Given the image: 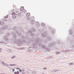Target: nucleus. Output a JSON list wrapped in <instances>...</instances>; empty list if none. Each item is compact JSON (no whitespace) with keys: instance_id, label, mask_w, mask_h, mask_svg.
Segmentation results:
<instances>
[{"instance_id":"obj_1","label":"nucleus","mask_w":74,"mask_h":74,"mask_svg":"<svg viewBox=\"0 0 74 74\" xmlns=\"http://www.w3.org/2000/svg\"><path fill=\"white\" fill-rule=\"evenodd\" d=\"M6 28H7V25H4L2 27L1 30L0 29V34H1L2 33H3V32H2L3 30L5 29Z\"/></svg>"},{"instance_id":"obj_2","label":"nucleus","mask_w":74,"mask_h":74,"mask_svg":"<svg viewBox=\"0 0 74 74\" xmlns=\"http://www.w3.org/2000/svg\"><path fill=\"white\" fill-rule=\"evenodd\" d=\"M12 15H15L16 14V13H18V10L16 9L12 10Z\"/></svg>"},{"instance_id":"obj_3","label":"nucleus","mask_w":74,"mask_h":74,"mask_svg":"<svg viewBox=\"0 0 74 74\" xmlns=\"http://www.w3.org/2000/svg\"><path fill=\"white\" fill-rule=\"evenodd\" d=\"M30 23L31 25H34V21L33 20H32L30 21Z\"/></svg>"},{"instance_id":"obj_4","label":"nucleus","mask_w":74,"mask_h":74,"mask_svg":"<svg viewBox=\"0 0 74 74\" xmlns=\"http://www.w3.org/2000/svg\"><path fill=\"white\" fill-rule=\"evenodd\" d=\"M59 71V69H55L53 70L52 71H53V72H56V71Z\"/></svg>"},{"instance_id":"obj_5","label":"nucleus","mask_w":74,"mask_h":74,"mask_svg":"<svg viewBox=\"0 0 74 74\" xmlns=\"http://www.w3.org/2000/svg\"><path fill=\"white\" fill-rule=\"evenodd\" d=\"M26 18L27 20H29L30 19H31V17H27Z\"/></svg>"},{"instance_id":"obj_6","label":"nucleus","mask_w":74,"mask_h":74,"mask_svg":"<svg viewBox=\"0 0 74 74\" xmlns=\"http://www.w3.org/2000/svg\"><path fill=\"white\" fill-rule=\"evenodd\" d=\"M4 23V21H0V25H3Z\"/></svg>"},{"instance_id":"obj_7","label":"nucleus","mask_w":74,"mask_h":74,"mask_svg":"<svg viewBox=\"0 0 74 74\" xmlns=\"http://www.w3.org/2000/svg\"><path fill=\"white\" fill-rule=\"evenodd\" d=\"M16 18V15H14L13 16L12 18H13V19H15Z\"/></svg>"},{"instance_id":"obj_8","label":"nucleus","mask_w":74,"mask_h":74,"mask_svg":"<svg viewBox=\"0 0 74 74\" xmlns=\"http://www.w3.org/2000/svg\"><path fill=\"white\" fill-rule=\"evenodd\" d=\"M14 74H19V72L18 71L17 72H14Z\"/></svg>"},{"instance_id":"obj_9","label":"nucleus","mask_w":74,"mask_h":74,"mask_svg":"<svg viewBox=\"0 0 74 74\" xmlns=\"http://www.w3.org/2000/svg\"><path fill=\"white\" fill-rule=\"evenodd\" d=\"M20 9H21V10H23L24 9V7L21 6L20 8Z\"/></svg>"},{"instance_id":"obj_10","label":"nucleus","mask_w":74,"mask_h":74,"mask_svg":"<svg viewBox=\"0 0 74 74\" xmlns=\"http://www.w3.org/2000/svg\"><path fill=\"white\" fill-rule=\"evenodd\" d=\"M27 16H28L30 15V13H28L26 14Z\"/></svg>"},{"instance_id":"obj_11","label":"nucleus","mask_w":74,"mask_h":74,"mask_svg":"<svg viewBox=\"0 0 74 74\" xmlns=\"http://www.w3.org/2000/svg\"><path fill=\"white\" fill-rule=\"evenodd\" d=\"M35 24L37 26H38V25H39V23L38 22H36Z\"/></svg>"},{"instance_id":"obj_12","label":"nucleus","mask_w":74,"mask_h":74,"mask_svg":"<svg viewBox=\"0 0 74 74\" xmlns=\"http://www.w3.org/2000/svg\"><path fill=\"white\" fill-rule=\"evenodd\" d=\"M35 31H36V30H35L34 29H32V32L33 33L34 32H35Z\"/></svg>"},{"instance_id":"obj_13","label":"nucleus","mask_w":74,"mask_h":74,"mask_svg":"<svg viewBox=\"0 0 74 74\" xmlns=\"http://www.w3.org/2000/svg\"><path fill=\"white\" fill-rule=\"evenodd\" d=\"M0 64H4V62H3L2 61H0Z\"/></svg>"},{"instance_id":"obj_14","label":"nucleus","mask_w":74,"mask_h":74,"mask_svg":"<svg viewBox=\"0 0 74 74\" xmlns=\"http://www.w3.org/2000/svg\"><path fill=\"white\" fill-rule=\"evenodd\" d=\"M7 64L3 62V64L4 65V66H7Z\"/></svg>"},{"instance_id":"obj_15","label":"nucleus","mask_w":74,"mask_h":74,"mask_svg":"<svg viewBox=\"0 0 74 74\" xmlns=\"http://www.w3.org/2000/svg\"><path fill=\"white\" fill-rule=\"evenodd\" d=\"M8 37H10V34L8 33L7 34Z\"/></svg>"},{"instance_id":"obj_16","label":"nucleus","mask_w":74,"mask_h":74,"mask_svg":"<svg viewBox=\"0 0 74 74\" xmlns=\"http://www.w3.org/2000/svg\"><path fill=\"white\" fill-rule=\"evenodd\" d=\"M23 12L25 13V12H26V10H24L23 11Z\"/></svg>"},{"instance_id":"obj_17","label":"nucleus","mask_w":74,"mask_h":74,"mask_svg":"<svg viewBox=\"0 0 74 74\" xmlns=\"http://www.w3.org/2000/svg\"><path fill=\"white\" fill-rule=\"evenodd\" d=\"M44 25H45L44 24H43L42 23L41 24V25L42 26H44Z\"/></svg>"},{"instance_id":"obj_18","label":"nucleus","mask_w":74,"mask_h":74,"mask_svg":"<svg viewBox=\"0 0 74 74\" xmlns=\"http://www.w3.org/2000/svg\"><path fill=\"white\" fill-rule=\"evenodd\" d=\"M17 15H18V16L19 17V16H20L21 15V14L19 13Z\"/></svg>"},{"instance_id":"obj_19","label":"nucleus","mask_w":74,"mask_h":74,"mask_svg":"<svg viewBox=\"0 0 74 74\" xmlns=\"http://www.w3.org/2000/svg\"><path fill=\"white\" fill-rule=\"evenodd\" d=\"M70 34H72V31H70Z\"/></svg>"},{"instance_id":"obj_20","label":"nucleus","mask_w":74,"mask_h":74,"mask_svg":"<svg viewBox=\"0 0 74 74\" xmlns=\"http://www.w3.org/2000/svg\"><path fill=\"white\" fill-rule=\"evenodd\" d=\"M56 53H57V54H59L60 53V52L58 51V52H56Z\"/></svg>"},{"instance_id":"obj_21","label":"nucleus","mask_w":74,"mask_h":74,"mask_svg":"<svg viewBox=\"0 0 74 74\" xmlns=\"http://www.w3.org/2000/svg\"><path fill=\"white\" fill-rule=\"evenodd\" d=\"M54 44L53 43H52V45H50V46H52V45H53V46H54L53 45H54Z\"/></svg>"},{"instance_id":"obj_22","label":"nucleus","mask_w":74,"mask_h":74,"mask_svg":"<svg viewBox=\"0 0 74 74\" xmlns=\"http://www.w3.org/2000/svg\"><path fill=\"white\" fill-rule=\"evenodd\" d=\"M8 15H6V16H5V18H8Z\"/></svg>"},{"instance_id":"obj_23","label":"nucleus","mask_w":74,"mask_h":74,"mask_svg":"<svg viewBox=\"0 0 74 74\" xmlns=\"http://www.w3.org/2000/svg\"><path fill=\"white\" fill-rule=\"evenodd\" d=\"M18 35L19 36H21V34L20 33H19L18 34Z\"/></svg>"},{"instance_id":"obj_24","label":"nucleus","mask_w":74,"mask_h":74,"mask_svg":"<svg viewBox=\"0 0 74 74\" xmlns=\"http://www.w3.org/2000/svg\"><path fill=\"white\" fill-rule=\"evenodd\" d=\"M48 39L49 40H51V38H48Z\"/></svg>"},{"instance_id":"obj_25","label":"nucleus","mask_w":74,"mask_h":74,"mask_svg":"<svg viewBox=\"0 0 74 74\" xmlns=\"http://www.w3.org/2000/svg\"><path fill=\"white\" fill-rule=\"evenodd\" d=\"M29 33L30 34H31V33H32V31H30Z\"/></svg>"},{"instance_id":"obj_26","label":"nucleus","mask_w":74,"mask_h":74,"mask_svg":"<svg viewBox=\"0 0 74 74\" xmlns=\"http://www.w3.org/2000/svg\"><path fill=\"white\" fill-rule=\"evenodd\" d=\"M31 35L32 36H34V34L33 33Z\"/></svg>"},{"instance_id":"obj_27","label":"nucleus","mask_w":74,"mask_h":74,"mask_svg":"<svg viewBox=\"0 0 74 74\" xmlns=\"http://www.w3.org/2000/svg\"><path fill=\"white\" fill-rule=\"evenodd\" d=\"M16 69L17 70H19L20 69L19 68H16Z\"/></svg>"},{"instance_id":"obj_28","label":"nucleus","mask_w":74,"mask_h":74,"mask_svg":"<svg viewBox=\"0 0 74 74\" xmlns=\"http://www.w3.org/2000/svg\"><path fill=\"white\" fill-rule=\"evenodd\" d=\"M16 58V57H13V58H12V59H14V58Z\"/></svg>"},{"instance_id":"obj_29","label":"nucleus","mask_w":74,"mask_h":74,"mask_svg":"<svg viewBox=\"0 0 74 74\" xmlns=\"http://www.w3.org/2000/svg\"><path fill=\"white\" fill-rule=\"evenodd\" d=\"M19 71H20V72H22V70L20 69V70H19Z\"/></svg>"},{"instance_id":"obj_30","label":"nucleus","mask_w":74,"mask_h":74,"mask_svg":"<svg viewBox=\"0 0 74 74\" xmlns=\"http://www.w3.org/2000/svg\"><path fill=\"white\" fill-rule=\"evenodd\" d=\"M5 66H7V67H8V65H7H7Z\"/></svg>"},{"instance_id":"obj_31","label":"nucleus","mask_w":74,"mask_h":74,"mask_svg":"<svg viewBox=\"0 0 74 74\" xmlns=\"http://www.w3.org/2000/svg\"><path fill=\"white\" fill-rule=\"evenodd\" d=\"M13 72H14V69H13Z\"/></svg>"},{"instance_id":"obj_32","label":"nucleus","mask_w":74,"mask_h":74,"mask_svg":"<svg viewBox=\"0 0 74 74\" xmlns=\"http://www.w3.org/2000/svg\"><path fill=\"white\" fill-rule=\"evenodd\" d=\"M58 43H59V44L60 43V41H59V42H58Z\"/></svg>"},{"instance_id":"obj_33","label":"nucleus","mask_w":74,"mask_h":74,"mask_svg":"<svg viewBox=\"0 0 74 74\" xmlns=\"http://www.w3.org/2000/svg\"><path fill=\"white\" fill-rule=\"evenodd\" d=\"M72 64V63H69V64Z\"/></svg>"},{"instance_id":"obj_34","label":"nucleus","mask_w":74,"mask_h":74,"mask_svg":"<svg viewBox=\"0 0 74 74\" xmlns=\"http://www.w3.org/2000/svg\"><path fill=\"white\" fill-rule=\"evenodd\" d=\"M33 18H34V17H33Z\"/></svg>"},{"instance_id":"obj_35","label":"nucleus","mask_w":74,"mask_h":74,"mask_svg":"<svg viewBox=\"0 0 74 74\" xmlns=\"http://www.w3.org/2000/svg\"><path fill=\"white\" fill-rule=\"evenodd\" d=\"M42 36H44V35H42Z\"/></svg>"},{"instance_id":"obj_36","label":"nucleus","mask_w":74,"mask_h":74,"mask_svg":"<svg viewBox=\"0 0 74 74\" xmlns=\"http://www.w3.org/2000/svg\"><path fill=\"white\" fill-rule=\"evenodd\" d=\"M44 37H45L44 36Z\"/></svg>"},{"instance_id":"obj_37","label":"nucleus","mask_w":74,"mask_h":74,"mask_svg":"<svg viewBox=\"0 0 74 74\" xmlns=\"http://www.w3.org/2000/svg\"><path fill=\"white\" fill-rule=\"evenodd\" d=\"M12 70H13V69H12Z\"/></svg>"}]
</instances>
